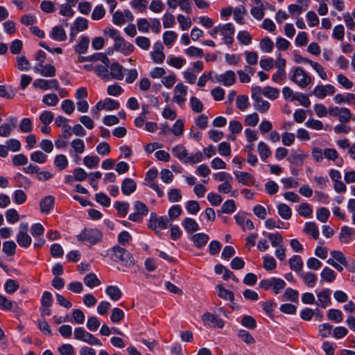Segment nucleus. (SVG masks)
I'll list each match as a JSON object with an SVG mask.
<instances>
[{
  "label": "nucleus",
  "mask_w": 355,
  "mask_h": 355,
  "mask_svg": "<svg viewBox=\"0 0 355 355\" xmlns=\"http://www.w3.org/2000/svg\"><path fill=\"white\" fill-rule=\"evenodd\" d=\"M272 288L275 294H278L286 287V282L277 277H273Z\"/></svg>",
  "instance_id": "obj_44"
},
{
  "label": "nucleus",
  "mask_w": 355,
  "mask_h": 355,
  "mask_svg": "<svg viewBox=\"0 0 355 355\" xmlns=\"http://www.w3.org/2000/svg\"><path fill=\"white\" fill-rule=\"evenodd\" d=\"M182 225L189 233L194 232L199 230L198 224L195 220L191 218H184L182 222Z\"/></svg>",
  "instance_id": "obj_24"
},
{
  "label": "nucleus",
  "mask_w": 355,
  "mask_h": 355,
  "mask_svg": "<svg viewBox=\"0 0 355 355\" xmlns=\"http://www.w3.org/2000/svg\"><path fill=\"white\" fill-rule=\"evenodd\" d=\"M291 80L301 88L306 87L311 82V78L301 67L293 69Z\"/></svg>",
  "instance_id": "obj_3"
},
{
  "label": "nucleus",
  "mask_w": 355,
  "mask_h": 355,
  "mask_svg": "<svg viewBox=\"0 0 355 355\" xmlns=\"http://www.w3.org/2000/svg\"><path fill=\"white\" fill-rule=\"evenodd\" d=\"M278 214L284 220H288L292 216L291 209L286 204L281 203L277 206Z\"/></svg>",
  "instance_id": "obj_31"
},
{
  "label": "nucleus",
  "mask_w": 355,
  "mask_h": 355,
  "mask_svg": "<svg viewBox=\"0 0 355 355\" xmlns=\"http://www.w3.org/2000/svg\"><path fill=\"white\" fill-rule=\"evenodd\" d=\"M291 101H297L298 102H300V105L305 107H309L311 104L309 98L304 94L300 92L295 93L293 96V98H291Z\"/></svg>",
  "instance_id": "obj_42"
},
{
  "label": "nucleus",
  "mask_w": 355,
  "mask_h": 355,
  "mask_svg": "<svg viewBox=\"0 0 355 355\" xmlns=\"http://www.w3.org/2000/svg\"><path fill=\"white\" fill-rule=\"evenodd\" d=\"M84 282L89 288L99 286L101 284L100 280L94 273L87 274L84 278Z\"/></svg>",
  "instance_id": "obj_37"
},
{
  "label": "nucleus",
  "mask_w": 355,
  "mask_h": 355,
  "mask_svg": "<svg viewBox=\"0 0 355 355\" xmlns=\"http://www.w3.org/2000/svg\"><path fill=\"white\" fill-rule=\"evenodd\" d=\"M184 123L182 120L178 119L173 126L171 128V132L177 137H180L183 134Z\"/></svg>",
  "instance_id": "obj_58"
},
{
  "label": "nucleus",
  "mask_w": 355,
  "mask_h": 355,
  "mask_svg": "<svg viewBox=\"0 0 355 355\" xmlns=\"http://www.w3.org/2000/svg\"><path fill=\"white\" fill-rule=\"evenodd\" d=\"M74 338L76 340H82L90 345H102V343L98 338H95L92 334L87 331L83 327L75 329Z\"/></svg>",
  "instance_id": "obj_5"
},
{
  "label": "nucleus",
  "mask_w": 355,
  "mask_h": 355,
  "mask_svg": "<svg viewBox=\"0 0 355 355\" xmlns=\"http://www.w3.org/2000/svg\"><path fill=\"white\" fill-rule=\"evenodd\" d=\"M110 78L121 80L123 78V67L118 62H114L110 66Z\"/></svg>",
  "instance_id": "obj_18"
},
{
  "label": "nucleus",
  "mask_w": 355,
  "mask_h": 355,
  "mask_svg": "<svg viewBox=\"0 0 355 355\" xmlns=\"http://www.w3.org/2000/svg\"><path fill=\"white\" fill-rule=\"evenodd\" d=\"M223 36L224 43L227 45H231L234 42L233 35L234 33V27L232 23H227L224 25H220V33Z\"/></svg>",
  "instance_id": "obj_9"
},
{
  "label": "nucleus",
  "mask_w": 355,
  "mask_h": 355,
  "mask_svg": "<svg viewBox=\"0 0 355 355\" xmlns=\"http://www.w3.org/2000/svg\"><path fill=\"white\" fill-rule=\"evenodd\" d=\"M187 94V87L182 83H178L174 89L173 101L180 106L182 105L186 101Z\"/></svg>",
  "instance_id": "obj_10"
},
{
  "label": "nucleus",
  "mask_w": 355,
  "mask_h": 355,
  "mask_svg": "<svg viewBox=\"0 0 355 355\" xmlns=\"http://www.w3.org/2000/svg\"><path fill=\"white\" fill-rule=\"evenodd\" d=\"M237 336L241 340L248 345L254 344L255 343V339L252 337L250 333L246 330H239Z\"/></svg>",
  "instance_id": "obj_38"
},
{
  "label": "nucleus",
  "mask_w": 355,
  "mask_h": 355,
  "mask_svg": "<svg viewBox=\"0 0 355 355\" xmlns=\"http://www.w3.org/2000/svg\"><path fill=\"white\" fill-rule=\"evenodd\" d=\"M157 175L158 171L157 169H150L146 173V181H147V185L155 190L159 198H162L164 196V192L159 187L158 184L154 182V180L157 177Z\"/></svg>",
  "instance_id": "obj_8"
},
{
  "label": "nucleus",
  "mask_w": 355,
  "mask_h": 355,
  "mask_svg": "<svg viewBox=\"0 0 355 355\" xmlns=\"http://www.w3.org/2000/svg\"><path fill=\"white\" fill-rule=\"evenodd\" d=\"M105 293L114 301L119 300L122 296L121 291L115 286H107Z\"/></svg>",
  "instance_id": "obj_28"
},
{
  "label": "nucleus",
  "mask_w": 355,
  "mask_h": 355,
  "mask_svg": "<svg viewBox=\"0 0 355 355\" xmlns=\"http://www.w3.org/2000/svg\"><path fill=\"white\" fill-rule=\"evenodd\" d=\"M299 275L309 287H313L317 279V276L314 273L311 272L306 273L302 272Z\"/></svg>",
  "instance_id": "obj_32"
},
{
  "label": "nucleus",
  "mask_w": 355,
  "mask_h": 355,
  "mask_svg": "<svg viewBox=\"0 0 355 355\" xmlns=\"http://www.w3.org/2000/svg\"><path fill=\"white\" fill-rule=\"evenodd\" d=\"M312 211L313 210L311 206L306 202L302 203L299 206L298 213L300 216L303 217L307 218L310 216L311 214H312Z\"/></svg>",
  "instance_id": "obj_56"
},
{
  "label": "nucleus",
  "mask_w": 355,
  "mask_h": 355,
  "mask_svg": "<svg viewBox=\"0 0 355 355\" xmlns=\"http://www.w3.org/2000/svg\"><path fill=\"white\" fill-rule=\"evenodd\" d=\"M8 123L0 125V137H8L10 135L12 129L15 128L17 124V119L10 116L7 119Z\"/></svg>",
  "instance_id": "obj_11"
},
{
  "label": "nucleus",
  "mask_w": 355,
  "mask_h": 355,
  "mask_svg": "<svg viewBox=\"0 0 355 355\" xmlns=\"http://www.w3.org/2000/svg\"><path fill=\"white\" fill-rule=\"evenodd\" d=\"M112 251L114 261H120L128 266L134 264V259L132 255L125 248L116 245L112 248Z\"/></svg>",
  "instance_id": "obj_4"
},
{
  "label": "nucleus",
  "mask_w": 355,
  "mask_h": 355,
  "mask_svg": "<svg viewBox=\"0 0 355 355\" xmlns=\"http://www.w3.org/2000/svg\"><path fill=\"white\" fill-rule=\"evenodd\" d=\"M270 100H275L279 97V91L278 89L267 86L261 89V95Z\"/></svg>",
  "instance_id": "obj_26"
},
{
  "label": "nucleus",
  "mask_w": 355,
  "mask_h": 355,
  "mask_svg": "<svg viewBox=\"0 0 355 355\" xmlns=\"http://www.w3.org/2000/svg\"><path fill=\"white\" fill-rule=\"evenodd\" d=\"M89 44V39L87 36L81 38L79 43L75 46V51L79 54L85 53L87 51Z\"/></svg>",
  "instance_id": "obj_30"
},
{
  "label": "nucleus",
  "mask_w": 355,
  "mask_h": 355,
  "mask_svg": "<svg viewBox=\"0 0 355 355\" xmlns=\"http://www.w3.org/2000/svg\"><path fill=\"white\" fill-rule=\"evenodd\" d=\"M177 37L178 35L174 31H166L163 35L164 42L166 46H169L175 42Z\"/></svg>",
  "instance_id": "obj_62"
},
{
  "label": "nucleus",
  "mask_w": 355,
  "mask_h": 355,
  "mask_svg": "<svg viewBox=\"0 0 355 355\" xmlns=\"http://www.w3.org/2000/svg\"><path fill=\"white\" fill-rule=\"evenodd\" d=\"M331 291L329 288H326L318 293V302L317 305L325 309L331 304L330 297Z\"/></svg>",
  "instance_id": "obj_15"
},
{
  "label": "nucleus",
  "mask_w": 355,
  "mask_h": 355,
  "mask_svg": "<svg viewBox=\"0 0 355 355\" xmlns=\"http://www.w3.org/2000/svg\"><path fill=\"white\" fill-rule=\"evenodd\" d=\"M33 85L35 87L44 90L53 88L56 90L59 89V83L56 79H51L49 80L44 79H37L34 81Z\"/></svg>",
  "instance_id": "obj_14"
},
{
  "label": "nucleus",
  "mask_w": 355,
  "mask_h": 355,
  "mask_svg": "<svg viewBox=\"0 0 355 355\" xmlns=\"http://www.w3.org/2000/svg\"><path fill=\"white\" fill-rule=\"evenodd\" d=\"M335 91V87L331 85H318L314 88L313 94L318 98H324L327 95H333Z\"/></svg>",
  "instance_id": "obj_12"
},
{
  "label": "nucleus",
  "mask_w": 355,
  "mask_h": 355,
  "mask_svg": "<svg viewBox=\"0 0 355 355\" xmlns=\"http://www.w3.org/2000/svg\"><path fill=\"white\" fill-rule=\"evenodd\" d=\"M260 49L265 53H270L272 51L274 43L268 37H265L260 41Z\"/></svg>",
  "instance_id": "obj_36"
},
{
  "label": "nucleus",
  "mask_w": 355,
  "mask_h": 355,
  "mask_svg": "<svg viewBox=\"0 0 355 355\" xmlns=\"http://www.w3.org/2000/svg\"><path fill=\"white\" fill-rule=\"evenodd\" d=\"M304 155L292 150L290 156L287 158L288 161L295 165H302L304 159Z\"/></svg>",
  "instance_id": "obj_35"
},
{
  "label": "nucleus",
  "mask_w": 355,
  "mask_h": 355,
  "mask_svg": "<svg viewBox=\"0 0 355 355\" xmlns=\"http://www.w3.org/2000/svg\"><path fill=\"white\" fill-rule=\"evenodd\" d=\"M322 279L327 282H332L335 280L336 272L329 267H325L320 273Z\"/></svg>",
  "instance_id": "obj_33"
},
{
  "label": "nucleus",
  "mask_w": 355,
  "mask_h": 355,
  "mask_svg": "<svg viewBox=\"0 0 355 355\" xmlns=\"http://www.w3.org/2000/svg\"><path fill=\"white\" fill-rule=\"evenodd\" d=\"M327 318L336 322H340L343 320V313L338 309H331L327 313Z\"/></svg>",
  "instance_id": "obj_48"
},
{
  "label": "nucleus",
  "mask_w": 355,
  "mask_h": 355,
  "mask_svg": "<svg viewBox=\"0 0 355 355\" xmlns=\"http://www.w3.org/2000/svg\"><path fill=\"white\" fill-rule=\"evenodd\" d=\"M137 189V184L131 178H125L121 183V191L125 196L132 193Z\"/></svg>",
  "instance_id": "obj_17"
},
{
  "label": "nucleus",
  "mask_w": 355,
  "mask_h": 355,
  "mask_svg": "<svg viewBox=\"0 0 355 355\" xmlns=\"http://www.w3.org/2000/svg\"><path fill=\"white\" fill-rule=\"evenodd\" d=\"M216 80L225 86L232 85L236 80L235 73L233 71H227L225 73L218 76Z\"/></svg>",
  "instance_id": "obj_16"
},
{
  "label": "nucleus",
  "mask_w": 355,
  "mask_h": 355,
  "mask_svg": "<svg viewBox=\"0 0 355 355\" xmlns=\"http://www.w3.org/2000/svg\"><path fill=\"white\" fill-rule=\"evenodd\" d=\"M105 15V10L102 5H99L95 7L94 9L92 18L94 20H99L102 19Z\"/></svg>",
  "instance_id": "obj_64"
},
{
  "label": "nucleus",
  "mask_w": 355,
  "mask_h": 355,
  "mask_svg": "<svg viewBox=\"0 0 355 355\" xmlns=\"http://www.w3.org/2000/svg\"><path fill=\"white\" fill-rule=\"evenodd\" d=\"M216 290L218 292V295L220 298H223L225 300L233 301L234 299V293L230 290L225 288L223 285L218 284L216 286Z\"/></svg>",
  "instance_id": "obj_25"
},
{
  "label": "nucleus",
  "mask_w": 355,
  "mask_h": 355,
  "mask_svg": "<svg viewBox=\"0 0 355 355\" xmlns=\"http://www.w3.org/2000/svg\"><path fill=\"white\" fill-rule=\"evenodd\" d=\"M289 266L291 270L298 275L302 272L303 261L300 256L293 255L289 260Z\"/></svg>",
  "instance_id": "obj_20"
},
{
  "label": "nucleus",
  "mask_w": 355,
  "mask_h": 355,
  "mask_svg": "<svg viewBox=\"0 0 355 355\" xmlns=\"http://www.w3.org/2000/svg\"><path fill=\"white\" fill-rule=\"evenodd\" d=\"M19 288V284L13 279H8L6 281L4 288L8 293H13Z\"/></svg>",
  "instance_id": "obj_53"
},
{
  "label": "nucleus",
  "mask_w": 355,
  "mask_h": 355,
  "mask_svg": "<svg viewBox=\"0 0 355 355\" xmlns=\"http://www.w3.org/2000/svg\"><path fill=\"white\" fill-rule=\"evenodd\" d=\"M130 4L132 8L137 9L142 12L147 8L148 1L147 0H132Z\"/></svg>",
  "instance_id": "obj_50"
},
{
  "label": "nucleus",
  "mask_w": 355,
  "mask_h": 355,
  "mask_svg": "<svg viewBox=\"0 0 355 355\" xmlns=\"http://www.w3.org/2000/svg\"><path fill=\"white\" fill-rule=\"evenodd\" d=\"M258 151L261 158L265 160L271 155V151L266 144L261 141L258 145Z\"/></svg>",
  "instance_id": "obj_47"
},
{
  "label": "nucleus",
  "mask_w": 355,
  "mask_h": 355,
  "mask_svg": "<svg viewBox=\"0 0 355 355\" xmlns=\"http://www.w3.org/2000/svg\"><path fill=\"white\" fill-rule=\"evenodd\" d=\"M31 159L32 161L39 163L43 164L46 162L47 159V156L42 153V151H35L31 155Z\"/></svg>",
  "instance_id": "obj_60"
},
{
  "label": "nucleus",
  "mask_w": 355,
  "mask_h": 355,
  "mask_svg": "<svg viewBox=\"0 0 355 355\" xmlns=\"http://www.w3.org/2000/svg\"><path fill=\"white\" fill-rule=\"evenodd\" d=\"M241 324L249 329H254L257 327V322L251 315H244L241 320Z\"/></svg>",
  "instance_id": "obj_43"
},
{
  "label": "nucleus",
  "mask_w": 355,
  "mask_h": 355,
  "mask_svg": "<svg viewBox=\"0 0 355 355\" xmlns=\"http://www.w3.org/2000/svg\"><path fill=\"white\" fill-rule=\"evenodd\" d=\"M234 175L238 181L245 185H248V182L253 178L252 175L247 172L235 171Z\"/></svg>",
  "instance_id": "obj_45"
},
{
  "label": "nucleus",
  "mask_w": 355,
  "mask_h": 355,
  "mask_svg": "<svg viewBox=\"0 0 355 355\" xmlns=\"http://www.w3.org/2000/svg\"><path fill=\"white\" fill-rule=\"evenodd\" d=\"M124 315V312L121 309L114 308L110 316V320L114 323H119L123 319Z\"/></svg>",
  "instance_id": "obj_51"
},
{
  "label": "nucleus",
  "mask_w": 355,
  "mask_h": 355,
  "mask_svg": "<svg viewBox=\"0 0 355 355\" xmlns=\"http://www.w3.org/2000/svg\"><path fill=\"white\" fill-rule=\"evenodd\" d=\"M17 241L20 246L28 248L30 246L32 239L27 233L17 234Z\"/></svg>",
  "instance_id": "obj_40"
},
{
  "label": "nucleus",
  "mask_w": 355,
  "mask_h": 355,
  "mask_svg": "<svg viewBox=\"0 0 355 355\" xmlns=\"http://www.w3.org/2000/svg\"><path fill=\"white\" fill-rule=\"evenodd\" d=\"M202 320L205 324H207L214 328L222 329L225 325L223 319L209 312L205 313L202 315Z\"/></svg>",
  "instance_id": "obj_7"
},
{
  "label": "nucleus",
  "mask_w": 355,
  "mask_h": 355,
  "mask_svg": "<svg viewBox=\"0 0 355 355\" xmlns=\"http://www.w3.org/2000/svg\"><path fill=\"white\" fill-rule=\"evenodd\" d=\"M102 236V232L97 229H85L78 236V239L92 245L100 242Z\"/></svg>",
  "instance_id": "obj_2"
},
{
  "label": "nucleus",
  "mask_w": 355,
  "mask_h": 355,
  "mask_svg": "<svg viewBox=\"0 0 355 355\" xmlns=\"http://www.w3.org/2000/svg\"><path fill=\"white\" fill-rule=\"evenodd\" d=\"M114 207L121 216H125L128 214L129 205L127 202L117 201L114 203Z\"/></svg>",
  "instance_id": "obj_61"
},
{
  "label": "nucleus",
  "mask_w": 355,
  "mask_h": 355,
  "mask_svg": "<svg viewBox=\"0 0 355 355\" xmlns=\"http://www.w3.org/2000/svg\"><path fill=\"white\" fill-rule=\"evenodd\" d=\"M299 293L297 291L291 288H288L285 291L284 295L282 297L286 300H291L292 302H296L298 300Z\"/></svg>",
  "instance_id": "obj_49"
},
{
  "label": "nucleus",
  "mask_w": 355,
  "mask_h": 355,
  "mask_svg": "<svg viewBox=\"0 0 355 355\" xmlns=\"http://www.w3.org/2000/svg\"><path fill=\"white\" fill-rule=\"evenodd\" d=\"M17 67L20 71H27L29 69V62L24 55L17 57Z\"/></svg>",
  "instance_id": "obj_59"
},
{
  "label": "nucleus",
  "mask_w": 355,
  "mask_h": 355,
  "mask_svg": "<svg viewBox=\"0 0 355 355\" xmlns=\"http://www.w3.org/2000/svg\"><path fill=\"white\" fill-rule=\"evenodd\" d=\"M172 151L176 157L186 163V159H187L189 155L187 150L183 146H176L173 148Z\"/></svg>",
  "instance_id": "obj_29"
},
{
  "label": "nucleus",
  "mask_w": 355,
  "mask_h": 355,
  "mask_svg": "<svg viewBox=\"0 0 355 355\" xmlns=\"http://www.w3.org/2000/svg\"><path fill=\"white\" fill-rule=\"evenodd\" d=\"M71 146L73 148L74 151L78 154H81L85 150V143L80 139H76L73 140L71 143Z\"/></svg>",
  "instance_id": "obj_57"
},
{
  "label": "nucleus",
  "mask_w": 355,
  "mask_h": 355,
  "mask_svg": "<svg viewBox=\"0 0 355 355\" xmlns=\"http://www.w3.org/2000/svg\"><path fill=\"white\" fill-rule=\"evenodd\" d=\"M51 37L57 41H64L67 38L65 31L60 26H54L52 28Z\"/></svg>",
  "instance_id": "obj_23"
},
{
  "label": "nucleus",
  "mask_w": 355,
  "mask_h": 355,
  "mask_svg": "<svg viewBox=\"0 0 355 355\" xmlns=\"http://www.w3.org/2000/svg\"><path fill=\"white\" fill-rule=\"evenodd\" d=\"M20 130L24 133L31 132L33 131L32 121L29 118H24L21 120L19 125Z\"/></svg>",
  "instance_id": "obj_52"
},
{
  "label": "nucleus",
  "mask_w": 355,
  "mask_h": 355,
  "mask_svg": "<svg viewBox=\"0 0 355 355\" xmlns=\"http://www.w3.org/2000/svg\"><path fill=\"white\" fill-rule=\"evenodd\" d=\"M54 197L52 196H47L42 198L40 203L41 211L46 214L49 213L54 205Z\"/></svg>",
  "instance_id": "obj_19"
},
{
  "label": "nucleus",
  "mask_w": 355,
  "mask_h": 355,
  "mask_svg": "<svg viewBox=\"0 0 355 355\" xmlns=\"http://www.w3.org/2000/svg\"><path fill=\"white\" fill-rule=\"evenodd\" d=\"M355 233V230L348 226L341 227L339 239L340 242L347 243L351 240V236Z\"/></svg>",
  "instance_id": "obj_22"
},
{
  "label": "nucleus",
  "mask_w": 355,
  "mask_h": 355,
  "mask_svg": "<svg viewBox=\"0 0 355 355\" xmlns=\"http://www.w3.org/2000/svg\"><path fill=\"white\" fill-rule=\"evenodd\" d=\"M114 49L116 51L128 55L134 51L135 46L132 44L126 42L123 37H121L116 42Z\"/></svg>",
  "instance_id": "obj_13"
},
{
  "label": "nucleus",
  "mask_w": 355,
  "mask_h": 355,
  "mask_svg": "<svg viewBox=\"0 0 355 355\" xmlns=\"http://www.w3.org/2000/svg\"><path fill=\"white\" fill-rule=\"evenodd\" d=\"M135 42L138 46L144 50H148L150 46V40L144 36H139L136 38Z\"/></svg>",
  "instance_id": "obj_63"
},
{
  "label": "nucleus",
  "mask_w": 355,
  "mask_h": 355,
  "mask_svg": "<svg viewBox=\"0 0 355 355\" xmlns=\"http://www.w3.org/2000/svg\"><path fill=\"white\" fill-rule=\"evenodd\" d=\"M209 236L204 233H198L193 235L191 240L193 242L196 247L200 248L205 246L209 241Z\"/></svg>",
  "instance_id": "obj_21"
},
{
  "label": "nucleus",
  "mask_w": 355,
  "mask_h": 355,
  "mask_svg": "<svg viewBox=\"0 0 355 355\" xmlns=\"http://www.w3.org/2000/svg\"><path fill=\"white\" fill-rule=\"evenodd\" d=\"M55 165L60 171H62L68 166V159L64 155H58L55 157Z\"/></svg>",
  "instance_id": "obj_46"
},
{
  "label": "nucleus",
  "mask_w": 355,
  "mask_h": 355,
  "mask_svg": "<svg viewBox=\"0 0 355 355\" xmlns=\"http://www.w3.org/2000/svg\"><path fill=\"white\" fill-rule=\"evenodd\" d=\"M109 64L97 65L94 68L96 74L104 80H110V75L108 72Z\"/></svg>",
  "instance_id": "obj_34"
},
{
  "label": "nucleus",
  "mask_w": 355,
  "mask_h": 355,
  "mask_svg": "<svg viewBox=\"0 0 355 355\" xmlns=\"http://www.w3.org/2000/svg\"><path fill=\"white\" fill-rule=\"evenodd\" d=\"M251 91L252 98L254 101V107L255 110L260 113H265L268 112L270 107V104L268 101L262 98L261 87H252Z\"/></svg>",
  "instance_id": "obj_1"
},
{
  "label": "nucleus",
  "mask_w": 355,
  "mask_h": 355,
  "mask_svg": "<svg viewBox=\"0 0 355 355\" xmlns=\"http://www.w3.org/2000/svg\"><path fill=\"white\" fill-rule=\"evenodd\" d=\"M273 247L279 248L283 246V238L279 233H269L267 236Z\"/></svg>",
  "instance_id": "obj_41"
},
{
  "label": "nucleus",
  "mask_w": 355,
  "mask_h": 355,
  "mask_svg": "<svg viewBox=\"0 0 355 355\" xmlns=\"http://www.w3.org/2000/svg\"><path fill=\"white\" fill-rule=\"evenodd\" d=\"M17 245L12 241H5L3 243V252L8 256H12L15 254Z\"/></svg>",
  "instance_id": "obj_39"
},
{
  "label": "nucleus",
  "mask_w": 355,
  "mask_h": 355,
  "mask_svg": "<svg viewBox=\"0 0 355 355\" xmlns=\"http://www.w3.org/2000/svg\"><path fill=\"white\" fill-rule=\"evenodd\" d=\"M304 232L307 234L311 235L314 239H318L319 230L316 224L313 222L306 223Z\"/></svg>",
  "instance_id": "obj_27"
},
{
  "label": "nucleus",
  "mask_w": 355,
  "mask_h": 355,
  "mask_svg": "<svg viewBox=\"0 0 355 355\" xmlns=\"http://www.w3.org/2000/svg\"><path fill=\"white\" fill-rule=\"evenodd\" d=\"M169 223V220L166 216H161L157 218L155 213H151L148 227L151 230H154L156 234H159L160 232L157 230V229L168 228Z\"/></svg>",
  "instance_id": "obj_6"
},
{
  "label": "nucleus",
  "mask_w": 355,
  "mask_h": 355,
  "mask_svg": "<svg viewBox=\"0 0 355 355\" xmlns=\"http://www.w3.org/2000/svg\"><path fill=\"white\" fill-rule=\"evenodd\" d=\"M100 159L97 156H86L83 159L85 165L89 168L96 167Z\"/></svg>",
  "instance_id": "obj_55"
},
{
  "label": "nucleus",
  "mask_w": 355,
  "mask_h": 355,
  "mask_svg": "<svg viewBox=\"0 0 355 355\" xmlns=\"http://www.w3.org/2000/svg\"><path fill=\"white\" fill-rule=\"evenodd\" d=\"M191 109L196 113H200L203 110V104L200 99L195 96H192L190 99Z\"/></svg>",
  "instance_id": "obj_54"
}]
</instances>
